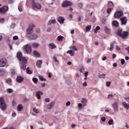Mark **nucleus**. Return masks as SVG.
<instances>
[{"instance_id": "nucleus-1", "label": "nucleus", "mask_w": 129, "mask_h": 129, "mask_svg": "<svg viewBox=\"0 0 129 129\" xmlns=\"http://www.w3.org/2000/svg\"><path fill=\"white\" fill-rule=\"evenodd\" d=\"M17 56L19 61H20L21 69L26 70L27 69V59H26V57H23V54L21 52H18Z\"/></svg>"}, {"instance_id": "nucleus-2", "label": "nucleus", "mask_w": 129, "mask_h": 129, "mask_svg": "<svg viewBox=\"0 0 129 129\" xmlns=\"http://www.w3.org/2000/svg\"><path fill=\"white\" fill-rule=\"evenodd\" d=\"M117 34L120 36V37H121L123 38V39H125L127 36H128V32L126 31H123L121 30H118Z\"/></svg>"}, {"instance_id": "nucleus-3", "label": "nucleus", "mask_w": 129, "mask_h": 129, "mask_svg": "<svg viewBox=\"0 0 129 129\" xmlns=\"http://www.w3.org/2000/svg\"><path fill=\"white\" fill-rule=\"evenodd\" d=\"M32 7L33 10H41V8H42V5L40 3H36L34 2H32Z\"/></svg>"}, {"instance_id": "nucleus-4", "label": "nucleus", "mask_w": 129, "mask_h": 129, "mask_svg": "<svg viewBox=\"0 0 129 129\" xmlns=\"http://www.w3.org/2000/svg\"><path fill=\"white\" fill-rule=\"evenodd\" d=\"M0 107L2 110H5L7 108V104L5 103V100L3 97L0 98Z\"/></svg>"}, {"instance_id": "nucleus-5", "label": "nucleus", "mask_w": 129, "mask_h": 129, "mask_svg": "<svg viewBox=\"0 0 129 129\" xmlns=\"http://www.w3.org/2000/svg\"><path fill=\"white\" fill-rule=\"evenodd\" d=\"M24 49L27 54H31L32 53V47L29 44H26L24 46Z\"/></svg>"}, {"instance_id": "nucleus-6", "label": "nucleus", "mask_w": 129, "mask_h": 129, "mask_svg": "<svg viewBox=\"0 0 129 129\" xmlns=\"http://www.w3.org/2000/svg\"><path fill=\"white\" fill-rule=\"evenodd\" d=\"M8 60L5 58H1L0 60V67H6Z\"/></svg>"}, {"instance_id": "nucleus-7", "label": "nucleus", "mask_w": 129, "mask_h": 129, "mask_svg": "<svg viewBox=\"0 0 129 129\" xmlns=\"http://www.w3.org/2000/svg\"><path fill=\"white\" fill-rule=\"evenodd\" d=\"M33 28H35V25L32 24L29 25V28L26 30V32L28 35H30V34H32V33L34 32Z\"/></svg>"}, {"instance_id": "nucleus-8", "label": "nucleus", "mask_w": 129, "mask_h": 129, "mask_svg": "<svg viewBox=\"0 0 129 129\" xmlns=\"http://www.w3.org/2000/svg\"><path fill=\"white\" fill-rule=\"evenodd\" d=\"M123 15V12H122V11H119L117 12H116L114 15V17L115 18V19H118L120 18V17H122Z\"/></svg>"}, {"instance_id": "nucleus-9", "label": "nucleus", "mask_w": 129, "mask_h": 129, "mask_svg": "<svg viewBox=\"0 0 129 129\" xmlns=\"http://www.w3.org/2000/svg\"><path fill=\"white\" fill-rule=\"evenodd\" d=\"M9 10V7L7 6H3L2 8H0V14H5Z\"/></svg>"}, {"instance_id": "nucleus-10", "label": "nucleus", "mask_w": 129, "mask_h": 129, "mask_svg": "<svg viewBox=\"0 0 129 129\" xmlns=\"http://www.w3.org/2000/svg\"><path fill=\"white\" fill-rule=\"evenodd\" d=\"M112 106L113 107V111H115V112L118 111V102H114L112 104Z\"/></svg>"}, {"instance_id": "nucleus-11", "label": "nucleus", "mask_w": 129, "mask_h": 129, "mask_svg": "<svg viewBox=\"0 0 129 129\" xmlns=\"http://www.w3.org/2000/svg\"><path fill=\"white\" fill-rule=\"evenodd\" d=\"M70 6H72V3L69 1H65L62 4L63 8H67V7H70Z\"/></svg>"}, {"instance_id": "nucleus-12", "label": "nucleus", "mask_w": 129, "mask_h": 129, "mask_svg": "<svg viewBox=\"0 0 129 129\" xmlns=\"http://www.w3.org/2000/svg\"><path fill=\"white\" fill-rule=\"evenodd\" d=\"M57 21L58 23H59V24H61V25H63V24H64L65 19L62 17L59 16L57 19Z\"/></svg>"}, {"instance_id": "nucleus-13", "label": "nucleus", "mask_w": 129, "mask_h": 129, "mask_svg": "<svg viewBox=\"0 0 129 129\" xmlns=\"http://www.w3.org/2000/svg\"><path fill=\"white\" fill-rule=\"evenodd\" d=\"M16 81L18 83H22L24 81V78L21 76H18L16 78Z\"/></svg>"}, {"instance_id": "nucleus-14", "label": "nucleus", "mask_w": 129, "mask_h": 129, "mask_svg": "<svg viewBox=\"0 0 129 129\" xmlns=\"http://www.w3.org/2000/svg\"><path fill=\"white\" fill-rule=\"evenodd\" d=\"M55 105V102H52L49 103L47 107L48 109H52V107H54V106Z\"/></svg>"}, {"instance_id": "nucleus-15", "label": "nucleus", "mask_w": 129, "mask_h": 129, "mask_svg": "<svg viewBox=\"0 0 129 129\" xmlns=\"http://www.w3.org/2000/svg\"><path fill=\"white\" fill-rule=\"evenodd\" d=\"M121 22L122 23V25H126V23H127V19H126V17H122L121 18Z\"/></svg>"}, {"instance_id": "nucleus-16", "label": "nucleus", "mask_w": 129, "mask_h": 129, "mask_svg": "<svg viewBox=\"0 0 129 129\" xmlns=\"http://www.w3.org/2000/svg\"><path fill=\"white\" fill-rule=\"evenodd\" d=\"M41 95H43V92L41 91L36 92V96L37 99H41Z\"/></svg>"}, {"instance_id": "nucleus-17", "label": "nucleus", "mask_w": 129, "mask_h": 129, "mask_svg": "<svg viewBox=\"0 0 129 129\" xmlns=\"http://www.w3.org/2000/svg\"><path fill=\"white\" fill-rule=\"evenodd\" d=\"M42 60H38L36 62V66L38 67V68H41V66H42Z\"/></svg>"}, {"instance_id": "nucleus-18", "label": "nucleus", "mask_w": 129, "mask_h": 129, "mask_svg": "<svg viewBox=\"0 0 129 129\" xmlns=\"http://www.w3.org/2000/svg\"><path fill=\"white\" fill-rule=\"evenodd\" d=\"M122 105L126 108V109H129V104L126 103V102H123L122 103Z\"/></svg>"}, {"instance_id": "nucleus-19", "label": "nucleus", "mask_w": 129, "mask_h": 129, "mask_svg": "<svg viewBox=\"0 0 129 129\" xmlns=\"http://www.w3.org/2000/svg\"><path fill=\"white\" fill-rule=\"evenodd\" d=\"M48 46L50 49H56L57 48V46L53 43H50Z\"/></svg>"}, {"instance_id": "nucleus-20", "label": "nucleus", "mask_w": 129, "mask_h": 129, "mask_svg": "<svg viewBox=\"0 0 129 129\" xmlns=\"http://www.w3.org/2000/svg\"><path fill=\"white\" fill-rule=\"evenodd\" d=\"M58 57V55H54L52 57L53 60L56 63H57V64H59V60H58V59H57V57Z\"/></svg>"}, {"instance_id": "nucleus-21", "label": "nucleus", "mask_w": 129, "mask_h": 129, "mask_svg": "<svg viewBox=\"0 0 129 129\" xmlns=\"http://www.w3.org/2000/svg\"><path fill=\"white\" fill-rule=\"evenodd\" d=\"M23 108H24V107H23L22 104H19L17 106V109L18 111H22Z\"/></svg>"}, {"instance_id": "nucleus-22", "label": "nucleus", "mask_w": 129, "mask_h": 129, "mask_svg": "<svg viewBox=\"0 0 129 129\" xmlns=\"http://www.w3.org/2000/svg\"><path fill=\"white\" fill-rule=\"evenodd\" d=\"M81 103H83V106H86V104L87 103V100L85 98H83L82 99Z\"/></svg>"}, {"instance_id": "nucleus-23", "label": "nucleus", "mask_w": 129, "mask_h": 129, "mask_svg": "<svg viewBox=\"0 0 129 129\" xmlns=\"http://www.w3.org/2000/svg\"><path fill=\"white\" fill-rule=\"evenodd\" d=\"M6 74V70L5 69H0V77L5 75Z\"/></svg>"}, {"instance_id": "nucleus-24", "label": "nucleus", "mask_w": 129, "mask_h": 129, "mask_svg": "<svg viewBox=\"0 0 129 129\" xmlns=\"http://www.w3.org/2000/svg\"><path fill=\"white\" fill-rule=\"evenodd\" d=\"M23 2H21L18 6V10L20 12H22L23 11L22 8H23Z\"/></svg>"}, {"instance_id": "nucleus-25", "label": "nucleus", "mask_w": 129, "mask_h": 129, "mask_svg": "<svg viewBox=\"0 0 129 129\" xmlns=\"http://www.w3.org/2000/svg\"><path fill=\"white\" fill-rule=\"evenodd\" d=\"M112 25L114 27L117 28V27H118V22L115 20L112 22Z\"/></svg>"}, {"instance_id": "nucleus-26", "label": "nucleus", "mask_w": 129, "mask_h": 129, "mask_svg": "<svg viewBox=\"0 0 129 129\" xmlns=\"http://www.w3.org/2000/svg\"><path fill=\"white\" fill-rule=\"evenodd\" d=\"M37 38H38V36L35 34H33L31 35L30 39H31V40H36Z\"/></svg>"}, {"instance_id": "nucleus-27", "label": "nucleus", "mask_w": 129, "mask_h": 129, "mask_svg": "<svg viewBox=\"0 0 129 129\" xmlns=\"http://www.w3.org/2000/svg\"><path fill=\"white\" fill-rule=\"evenodd\" d=\"M114 6V5H113V3H112V2H108L107 5V7H108V8H113Z\"/></svg>"}, {"instance_id": "nucleus-28", "label": "nucleus", "mask_w": 129, "mask_h": 129, "mask_svg": "<svg viewBox=\"0 0 129 129\" xmlns=\"http://www.w3.org/2000/svg\"><path fill=\"white\" fill-rule=\"evenodd\" d=\"M114 44H115V42H112L111 43L110 47L109 48L110 51H112V50H113V48L114 47Z\"/></svg>"}, {"instance_id": "nucleus-29", "label": "nucleus", "mask_w": 129, "mask_h": 129, "mask_svg": "<svg viewBox=\"0 0 129 129\" xmlns=\"http://www.w3.org/2000/svg\"><path fill=\"white\" fill-rule=\"evenodd\" d=\"M33 54L34 56H36V57H40V53L37 51H34Z\"/></svg>"}, {"instance_id": "nucleus-30", "label": "nucleus", "mask_w": 129, "mask_h": 129, "mask_svg": "<svg viewBox=\"0 0 129 129\" xmlns=\"http://www.w3.org/2000/svg\"><path fill=\"white\" fill-rule=\"evenodd\" d=\"M70 49H72L73 51H77V50H78L75 45L70 46Z\"/></svg>"}, {"instance_id": "nucleus-31", "label": "nucleus", "mask_w": 129, "mask_h": 129, "mask_svg": "<svg viewBox=\"0 0 129 129\" xmlns=\"http://www.w3.org/2000/svg\"><path fill=\"white\" fill-rule=\"evenodd\" d=\"M63 39L64 37L60 35L57 37V40H58L59 42H61V41H63Z\"/></svg>"}, {"instance_id": "nucleus-32", "label": "nucleus", "mask_w": 129, "mask_h": 129, "mask_svg": "<svg viewBox=\"0 0 129 129\" xmlns=\"http://www.w3.org/2000/svg\"><path fill=\"white\" fill-rule=\"evenodd\" d=\"M68 54H70L71 56H74L75 53L72 50H68L67 51Z\"/></svg>"}, {"instance_id": "nucleus-33", "label": "nucleus", "mask_w": 129, "mask_h": 129, "mask_svg": "<svg viewBox=\"0 0 129 129\" xmlns=\"http://www.w3.org/2000/svg\"><path fill=\"white\" fill-rule=\"evenodd\" d=\"M31 46L33 48H38V47H39V45L38 43H32Z\"/></svg>"}, {"instance_id": "nucleus-34", "label": "nucleus", "mask_w": 129, "mask_h": 129, "mask_svg": "<svg viewBox=\"0 0 129 129\" xmlns=\"http://www.w3.org/2000/svg\"><path fill=\"white\" fill-rule=\"evenodd\" d=\"M38 78L40 81H46V79L44 78V77H43L42 76H39Z\"/></svg>"}, {"instance_id": "nucleus-35", "label": "nucleus", "mask_w": 129, "mask_h": 129, "mask_svg": "<svg viewBox=\"0 0 129 129\" xmlns=\"http://www.w3.org/2000/svg\"><path fill=\"white\" fill-rule=\"evenodd\" d=\"M7 93H13V92H14V90L11 88L7 89Z\"/></svg>"}, {"instance_id": "nucleus-36", "label": "nucleus", "mask_w": 129, "mask_h": 129, "mask_svg": "<svg viewBox=\"0 0 129 129\" xmlns=\"http://www.w3.org/2000/svg\"><path fill=\"white\" fill-rule=\"evenodd\" d=\"M85 30L86 32H89L91 30V25L87 26Z\"/></svg>"}, {"instance_id": "nucleus-37", "label": "nucleus", "mask_w": 129, "mask_h": 129, "mask_svg": "<svg viewBox=\"0 0 129 129\" xmlns=\"http://www.w3.org/2000/svg\"><path fill=\"white\" fill-rule=\"evenodd\" d=\"M32 81L34 82V83L36 84V83H38V79L37 78H33L32 79Z\"/></svg>"}, {"instance_id": "nucleus-38", "label": "nucleus", "mask_w": 129, "mask_h": 129, "mask_svg": "<svg viewBox=\"0 0 129 129\" xmlns=\"http://www.w3.org/2000/svg\"><path fill=\"white\" fill-rule=\"evenodd\" d=\"M6 83H8V84H12V79H7L6 80Z\"/></svg>"}, {"instance_id": "nucleus-39", "label": "nucleus", "mask_w": 129, "mask_h": 129, "mask_svg": "<svg viewBox=\"0 0 129 129\" xmlns=\"http://www.w3.org/2000/svg\"><path fill=\"white\" fill-rule=\"evenodd\" d=\"M66 84L67 85H72V82L69 80L66 81Z\"/></svg>"}, {"instance_id": "nucleus-40", "label": "nucleus", "mask_w": 129, "mask_h": 129, "mask_svg": "<svg viewBox=\"0 0 129 129\" xmlns=\"http://www.w3.org/2000/svg\"><path fill=\"white\" fill-rule=\"evenodd\" d=\"M26 71L28 74H32V71L30 70V69L29 68H27Z\"/></svg>"}, {"instance_id": "nucleus-41", "label": "nucleus", "mask_w": 129, "mask_h": 129, "mask_svg": "<svg viewBox=\"0 0 129 129\" xmlns=\"http://www.w3.org/2000/svg\"><path fill=\"white\" fill-rule=\"evenodd\" d=\"M105 76H106V75H105V74H101V75H99V78H105Z\"/></svg>"}, {"instance_id": "nucleus-42", "label": "nucleus", "mask_w": 129, "mask_h": 129, "mask_svg": "<svg viewBox=\"0 0 129 129\" xmlns=\"http://www.w3.org/2000/svg\"><path fill=\"white\" fill-rule=\"evenodd\" d=\"M113 124V119H110L108 121V124H109L110 125H111V124Z\"/></svg>"}, {"instance_id": "nucleus-43", "label": "nucleus", "mask_w": 129, "mask_h": 129, "mask_svg": "<svg viewBox=\"0 0 129 129\" xmlns=\"http://www.w3.org/2000/svg\"><path fill=\"white\" fill-rule=\"evenodd\" d=\"M111 85V82H106V85L107 87H109Z\"/></svg>"}, {"instance_id": "nucleus-44", "label": "nucleus", "mask_w": 129, "mask_h": 129, "mask_svg": "<svg viewBox=\"0 0 129 129\" xmlns=\"http://www.w3.org/2000/svg\"><path fill=\"white\" fill-rule=\"evenodd\" d=\"M111 11H112V8H110L108 9L107 10V14H110V12H111Z\"/></svg>"}, {"instance_id": "nucleus-45", "label": "nucleus", "mask_w": 129, "mask_h": 129, "mask_svg": "<svg viewBox=\"0 0 129 129\" xmlns=\"http://www.w3.org/2000/svg\"><path fill=\"white\" fill-rule=\"evenodd\" d=\"M125 63V60L124 59H121V65H123V64Z\"/></svg>"}, {"instance_id": "nucleus-46", "label": "nucleus", "mask_w": 129, "mask_h": 129, "mask_svg": "<svg viewBox=\"0 0 129 129\" xmlns=\"http://www.w3.org/2000/svg\"><path fill=\"white\" fill-rule=\"evenodd\" d=\"M79 7L80 8V9H83V4L79 3Z\"/></svg>"}, {"instance_id": "nucleus-47", "label": "nucleus", "mask_w": 129, "mask_h": 129, "mask_svg": "<svg viewBox=\"0 0 129 129\" xmlns=\"http://www.w3.org/2000/svg\"><path fill=\"white\" fill-rule=\"evenodd\" d=\"M19 39V37H18V36H15L13 37V40H14V41H17V40Z\"/></svg>"}, {"instance_id": "nucleus-48", "label": "nucleus", "mask_w": 129, "mask_h": 129, "mask_svg": "<svg viewBox=\"0 0 129 129\" xmlns=\"http://www.w3.org/2000/svg\"><path fill=\"white\" fill-rule=\"evenodd\" d=\"M104 30L106 33H109V29L107 28V27H105Z\"/></svg>"}, {"instance_id": "nucleus-49", "label": "nucleus", "mask_w": 129, "mask_h": 129, "mask_svg": "<svg viewBox=\"0 0 129 129\" xmlns=\"http://www.w3.org/2000/svg\"><path fill=\"white\" fill-rule=\"evenodd\" d=\"M84 70H85L84 68H83V67H82L81 68L80 72H81V73H83L84 72Z\"/></svg>"}, {"instance_id": "nucleus-50", "label": "nucleus", "mask_w": 129, "mask_h": 129, "mask_svg": "<svg viewBox=\"0 0 129 129\" xmlns=\"http://www.w3.org/2000/svg\"><path fill=\"white\" fill-rule=\"evenodd\" d=\"M113 96H114L113 95H111V94L108 95V98L111 99V98H113Z\"/></svg>"}, {"instance_id": "nucleus-51", "label": "nucleus", "mask_w": 129, "mask_h": 129, "mask_svg": "<svg viewBox=\"0 0 129 129\" xmlns=\"http://www.w3.org/2000/svg\"><path fill=\"white\" fill-rule=\"evenodd\" d=\"M33 111L36 112V113H39V111H38V109H37L36 108H33Z\"/></svg>"}, {"instance_id": "nucleus-52", "label": "nucleus", "mask_w": 129, "mask_h": 129, "mask_svg": "<svg viewBox=\"0 0 129 129\" xmlns=\"http://www.w3.org/2000/svg\"><path fill=\"white\" fill-rule=\"evenodd\" d=\"M45 102H50V99L46 98L44 99Z\"/></svg>"}, {"instance_id": "nucleus-53", "label": "nucleus", "mask_w": 129, "mask_h": 129, "mask_svg": "<svg viewBox=\"0 0 129 129\" xmlns=\"http://www.w3.org/2000/svg\"><path fill=\"white\" fill-rule=\"evenodd\" d=\"M78 107H79V109H82V104L79 103L78 105Z\"/></svg>"}, {"instance_id": "nucleus-54", "label": "nucleus", "mask_w": 129, "mask_h": 129, "mask_svg": "<svg viewBox=\"0 0 129 129\" xmlns=\"http://www.w3.org/2000/svg\"><path fill=\"white\" fill-rule=\"evenodd\" d=\"M0 23H1V24H3V23H5L4 18H2L0 19Z\"/></svg>"}, {"instance_id": "nucleus-55", "label": "nucleus", "mask_w": 129, "mask_h": 129, "mask_svg": "<svg viewBox=\"0 0 129 129\" xmlns=\"http://www.w3.org/2000/svg\"><path fill=\"white\" fill-rule=\"evenodd\" d=\"M11 27L12 29H14V28H15V27H16V24H15V23L12 24Z\"/></svg>"}, {"instance_id": "nucleus-56", "label": "nucleus", "mask_w": 129, "mask_h": 129, "mask_svg": "<svg viewBox=\"0 0 129 129\" xmlns=\"http://www.w3.org/2000/svg\"><path fill=\"white\" fill-rule=\"evenodd\" d=\"M70 104H71V102H70V101H68L66 103V106H69V105H70Z\"/></svg>"}, {"instance_id": "nucleus-57", "label": "nucleus", "mask_w": 129, "mask_h": 129, "mask_svg": "<svg viewBox=\"0 0 129 129\" xmlns=\"http://www.w3.org/2000/svg\"><path fill=\"white\" fill-rule=\"evenodd\" d=\"M36 33L37 34H39L40 33V29L39 28H37L35 30Z\"/></svg>"}, {"instance_id": "nucleus-58", "label": "nucleus", "mask_w": 129, "mask_h": 129, "mask_svg": "<svg viewBox=\"0 0 129 129\" xmlns=\"http://www.w3.org/2000/svg\"><path fill=\"white\" fill-rule=\"evenodd\" d=\"M101 120L103 122L105 121V120H106V118H105V117H103L101 118Z\"/></svg>"}, {"instance_id": "nucleus-59", "label": "nucleus", "mask_w": 129, "mask_h": 129, "mask_svg": "<svg viewBox=\"0 0 129 129\" xmlns=\"http://www.w3.org/2000/svg\"><path fill=\"white\" fill-rule=\"evenodd\" d=\"M51 24H56V20L55 19H53L52 20H51Z\"/></svg>"}, {"instance_id": "nucleus-60", "label": "nucleus", "mask_w": 129, "mask_h": 129, "mask_svg": "<svg viewBox=\"0 0 129 129\" xmlns=\"http://www.w3.org/2000/svg\"><path fill=\"white\" fill-rule=\"evenodd\" d=\"M87 63L88 64H89V63H91V58H89V59H88V60L87 61Z\"/></svg>"}, {"instance_id": "nucleus-61", "label": "nucleus", "mask_w": 129, "mask_h": 129, "mask_svg": "<svg viewBox=\"0 0 129 129\" xmlns=\"http://www.w3.org/2000/svg\"><path fill=\"white\" fill-rule=\"evenodd\" d=\"M9 47L10 48V50H13V45H11V44H9Z\"/></svg>"}, {"instance_id": "nucleus-62", "label": "nucleus", "mask_w": 129, "mask_h": 129, "mask_svg": "<svg viewBox=\"0 0 129 129\" xmlns=\"http://www.w3.org/2000/svg\"><path fill=\"white\" fill-rule=\"evenodd\" d=\"M89 74V73L88 72H86L85 73V77H87V76H88V74Z\"/></svg>"}, {"instance_id": "nucleus-63", "label": "nucleus", "mask_w": 129, "mask_h": 129, "mask_svg": "<svg viewBox=\"0 0 129 129\" xmlns=\"http://www.w3.org/2000/svg\"><path fill=\"white\" fill-rule=\"evenodd\" d=\"M124 100H126V101H127V102L129 103V97L125 98Z\"/></svg>"}, {"instance_id": "nucleus-64", "label": "nucleus", "mask_w": 129, "mask_h": 129, "mask_svg": "<svg viewBox=\"0 0 129 129\" xmlns=\"http://www.w3.org/2000/svg\"><path fill=\"white\" fill-rule=\"evenodd\" d=\"M125 126L126 128L129 129V125L127 124V123H125Z\"/></svg>"}]
</instances>
